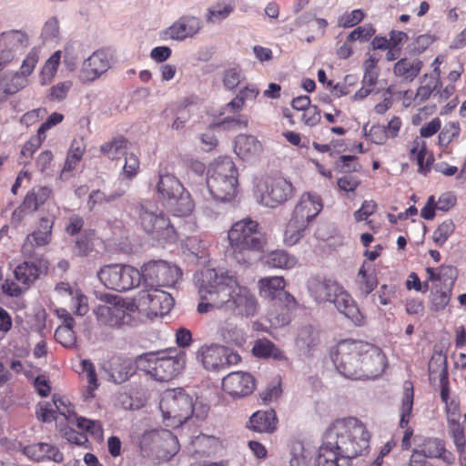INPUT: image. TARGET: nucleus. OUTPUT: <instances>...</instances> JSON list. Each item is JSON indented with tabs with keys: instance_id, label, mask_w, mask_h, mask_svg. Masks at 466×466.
<instances>
[{
	"instance_id": "obj_28",
	"label": "nucleus",
	"mask_w": 466,
	"mask_h": 466,
	"mask_svg": "<svg viewBox=\"0 0 466 466\" xmlns=\"http://www.w3.org/2000/svg\"><path fill=\"white\" fill-rule=\"evenodd\" d=\"M23 453L35 461L48 459L56 462L63 461V454L58 449L46 442L35 443L23 448Z\"/></svg>"
},
{
	"instance_id": "obj_35",
	"label": "nucleus",
	"mask_w": 466,
	"mask_h": 466,
	"mask_svg": "<svg viewBox=\"0 0 466 466\" xmlns=\"http://www.w3.org/2000/svg\"><path fill=\"white\" fill-rule=\"evenodd\" d=\"M322 442L316 458V466H350L351 461Z\"/></svg>"
},
{
	"instance_id": "obj_23",
	"label": "nucleus",
	"mask_w": 466,
	"mask_h": 466,
	"mask_svg": "<svg viewBox=\"0 0 466 466\" xmlns=\"http://www.w3.org/2000/svg\"><path fill=\"white\" fill-rule=\"evenodd\" d=\"M263 150L261 142L252 135H238L234 142L235 153L243 160L257 158Z\"/></svg>"
},
{
	"instance_id": "obj_63",
	"label": "nucleus",
	"mask_w": 466,
	"mask_h": 466,
	"mask_svg": "<svg viewBox=\"0 0 466 466\" xmlns=\"http://www.w3.org/2000/svg\"><path fill=\"white\" fill-rule=\"evenodd\" d=\"M364 18V13L360 9H355L344 15L339 19V25L345 28L352 27L360 23Z\"/></svg>"
},
{
	"instance_id": "obj_30",
	"label": "nucleus",
	"mask_w": 466,
	"mask_h": 466,
	"mask_svg": "<svg viewBox=\"0 0 466 466\" xmlns=\"http://www.w3.org/2000/svg\"><path fill=\"white\" fill-rule=\"evenodd\" d=\"M440 85V71L436 66L431 74H425L421 79L420 86H419L415 100L424 102L431 96H436L439 92H435Z\"/></svg>"
},
{
	"instance_id": "obj_5",
	"label": "nucleus",
	"mask_w": 466,
	"mask_h": 466,
	"mask_svg": "<svg viewBox=\"0 0 466 466\" xmlns=\"http://www.w3.org/2000/svg\"><path fill=\"white\" fill-rule=\"evenodd\" d=\"M159 409L167 426L178 427L195 415L203 419L208 412L207 407L197 406L193 396L182 389H169L165 390L160 399Z\"/></svg>"
},
{
	"instance_id": "obj_22",
	"label": "nucleus",
	"mask_w": 466,
	"mask_h": 466,
	"mask_svg": "<svg viewBox=\"0 0 466 466\" xmlns=\"http://www.w3.org/2000/svg\"><path fill=\"white\" fill-rule=\"evenodd\" d=\"M321 209L322 202L319 196L308 192L300 197L299 202L296 205L292 215L309 224Z\"/></svg>"
},
{
	"instance_id": "obj_54",
	"label": "nucleus",
	"mask_w": 466,
	"mask_h": 466,
	"mask_svg": "<svg viewBox=\"0 0 466 466\" xmlns=\"http://www.w3.org/2000/svg\"><path fill=\"white\" fill-rule=\"evenodd\" d=\"M450 434L453 440L457 451L460 453H463L466 447V438L463 428L461 426V424L456 421H452L450 425Z\"/></svg>"
},
{
	"instance_id": "obj_20",
	"label": "nucleus",
	"mask_w": 466,
	"mask_h": 466,
	"mask_svg": "<svg viewBox=\"0 0 466 466\" xmlns=\"http://www.w3.org/2000/svg\"><path fill=\"white\" fill-rule=\"evenodd\" d=\"M223 390L234 398L248 396L255 390V379L248 372L237 371L222 380Z\"/></svg>"
},
{
	"instance_id": "obj_47",
	"label": "nucleus",
	"mask_w": 466,
	"mask_h": 466,
	"mask_svg": "<svg viewBox=\"0 0 466 466\" xmlns=\"http://www.w3.org/2000/svg\"><path fill=\"white\" fill-rule=\"evenodd\" d=\"M61 51L55 52L46 62L40 75L41 85H47L55 76L60 63Z\"/></svg>"
},
{
	"instance_id": "obj_46",
	"label": "nucleus",
	"mask_w": 466,
	"mask_h": 466,
	"mask_svg": "<svg viewBox=\"0 0 466 466\" xmlns=\"http://www.w3.org/2000/svg\"><path fill=\"white\" fill-rule=\"evenodd\" d=\"M135 372L134 360L131 359H124L113 368L112 377L114 378L115 382L122 383Z\"/></svg>"
},
{
	"instance_id": "obj_2",
	"label": "nucleus",
	"mask_w": 466,
	"mask_h": 466,
	"mask_svg": "<svg viewBox=\"0 0 466 466\" xmlns=\"http://www.w3.org/2000/svg\"><path fill=\"white\" fill-rule=\"evenodd\" d=\"M370 433L357 418L336 420L325 431L323 443L349 461L360 456L370 446Z\"/></svg>"
},
{
	"instance_id": "obj_29",
	"label": "nucleus",
	"mask_w": 466,
	"mask_h": 466,
	"mask_svg": "<svg viewBox=\"0 0 466 466\" xmlns=\"http://www.w3.org/2000/svg\"><path fill=\"white\" fill-rule=\"evenodd\" d=\"M259 294L261 297L275 299L282 297L291 298V295L284 290L285 281L281 277H268L258 281Z\"/></svg>"
},
{
	"instance_id": "obj_25",
	"label": "nucleus",
	"mask_w": 466,
	"mask_h": 466,
	"mask_svg": "<svg viewBox=\"0 0 466 466\" xmlns=\"http://www.w3.org/2000/svg\"><path fill=\"white\" fill-rule=\"evenodd\" d=\"M320 342L319 331L314 327L308 325L299 330L296 345L302 354L306 356L313 355L319 350Z\"/></svg>"
},
{
	"instance_id": "obj_51",
	"label": "nucleus",
	"mask_w": 466,
	"mask_h": 466,
	"mask_svg": "<svg viewBox=\"0 0 466 466\" xmlns=\"http://www.w3.org/2000/svg\"><path fill=\"white\" fill-rule=\"evenodd\" d=\"M220 335L226 342L236 346H242L246 342L243 331L237 327H222L220 329Z\"/></svg>"
},
{
	"instance_id": "obj_6",
	"label": "nucleus",
	"mask_w": 466,
	"mask_h": 466,
	"mask_svg": "<svg viewBox=\"0 0 466 466\" xmlns=\"http://www.w3.org/2000/svg\"><path fill=\"white\" fill-rule=\"evenodd\" d=\"M136 211L143 230L156 239L174 242L179 235L186 234L185 227L177 228L162 210L149 201L140 202Z\"/></svg>"
},
{
	"instance_id": "obj_18",
	"label": "nucleus",
	"mask_w": 466,
	"mask_h": 466,
	"mask_svg": "<svg viewBox=\"0 0 466 466\" xmlns=\"http://www.w3.org/2000/svg\"><path fill=\"white\" fill-rule=\"evenodd\" d=\"M203 28V21L194 15H183L162 32L164 38L184 41L198 35Z\"/></svg>"
},
{
	"instance_id": "obj_37",
	"label": "nucleus",
	"mask_w": 466,
	"mask_h": 466,
	"mask_svg": "<svg viewBox=\"0 0 466 466\" xmlns=\"http://www.w3.org/2000/svg\"><path fill=\"white\" fill-rule=\"evenodd\" d=\"M427 458H440L444 461H451V454L447 451L442 441L428 439L423 441L420 450Z\"/></svg>"
},
{
	"instance_id": "obj_40",
	"label": "nucleus",
	"mask_w": 466,
	"mask_h": 466,
	"mask_svg": "<svg viewBox=\"0 0 466 466\" xmlns=\"http://www.w3.org/2000/svg\"><path fill=\"white\" fill-rule=\"evenodd\" d=\"M289 466H310L313 451L297 441L292 445Z\"/></svg>"
},
{
	"instance_id": "obj_44",
	"label": "nucleus",
	"mask_w": 466,
	"mask_h": 466,
	"mask_svg": "<svg viewBox=\"0 0 466 466\" xmlns=\"http://www.w3.org/2000/svg\"><path fill=\"white\" fill-rule=\"evenodd\" d=\"M413 406V387L410 381L404 383V395L402 400L400 427L404 428L409 423V417L411 413Z\"/></svg>"
},
{
	"instance_id": "obj_13",
	"label": "nucleus",
	"mask_w": 466,
	"mask_h": 466,
	"mask_svg": "<svg viewBox=\"0 0 466 466\" xmlns=\"http://www.w3.org/2000/svg\"><path fill=\"white\" fill-rule=\"evenodd\" d=\"M197 360L208 371L218 372L238 364L240 356L227 347L211 344L201 346L198 350Z\"/></svg>"
},
{
	"instance_id": "obj_49",
	"label": "nucleus",
	"mask_w": 466,
	"mask_h": 466,
	"mask_svg": "<svg viewBox=\"0 0 466 466\" xmlns=\"http://www.w3.org/2000/svg\"><path fill=\"white\" fill-rule=\"evenodd\" d=\"M125 194V191L122 189H118L110 194H106L100 190H94L90 193L87 206L89 209H93L96 204H101L103 202H112L118 198H120Z\"/></svg>"
},
{
	"instance_id": "obj_9",
	"label": "nucleus",
	"mask_w": 466,
	"mask_h": 466,
	"mask_svg": "<svg viewBox=\"0 0 466 466\" xmlns=\"http://www.w3.org/2000/svg\"><path fill=\"white\" fill-rule=\"evenodd\" d=\"M140 448L147 456L167 461L179 450L177 438L168 430H151L143 433Z\"/></svg>"
},
{
	"instance_id": "obj_61",
	"label": "nucleus",
	"mask_w": 466,
	"mask_h": 466,
	"mask_svg": "<svg viewBox=\"0 0 466 466\" xmlns=\"http://www.w3.org/2000/svg\"><path fill=\"white\" fill-rule=\"evenodd\" d=\"M56 411L53 403L46 401L39 403L36 416L43 422H51L56 420Z\"/></svg>"
},
{
	"instance_id": "obj_7",
	"label": "nucleus",
	"mask_w": 466,
	"mask_h": 466,
	"mask_svg": "<svg viewBox=\"0 0 466 466\" xmlns=\"http://www.w3.org/2000/svg\"><path fill=\"white\" fill-rule=\"evenodd\" d=\"M310 289L317 300L333 303L341 314L351 319L356 325L360 326L364 323V317L354 300L336 281L315 280L311 282Z\"/></svg>"
},
{
	"instance_id": "obj_21",
	"label": "nucleus",
	"mask_w": 466,
	"mask_h": 466,
	"mask_svg": "<svg viewBox=\"0 0 466 466\" xmlns=\"http://www.w3.org/2000/svg\"><path fill=\"white\" fill-rule=\"evenodd\" d=\"M185 361L180 357H157L154 363L151 377L158 381L174 379L184 368Z\"/></svg>"
},
{
	"instance_id": "obj_10",
	"label": "nucleus",
	"mask_w": 466,
	"mask_h": 466,
	"mask_svg": "<svg viewBox=\"0 0 466 466\" xmlns=\"http://www.w3.org/2000/svg\"><path fill=\"white\" fill-rule=\"evenodd\" d=\"M362 340L344 339L338 343L331 359L339 372L345 378L359 380L360 360L362 352Z\"/></svg>"
},
{
	"instance_id": "obj_12",
	"label": "nucleus",
	"mask_w": 466,
	"mask_h": 466,
	"mask_svg": "<svg viewBox=\"0 0 466 466\" xmlns=\"http://www.w3.org/2000/svg\"><path fill=\"white\" fill-rule=\"evenodd\" d=\"M292 184L283 177H261L256 183L255 197L263 206L275 208L292 198Z\"/></svg>"
},
{
	"instance_id": "obj_16",
	"label": "nucleus",
	"mask_w": 466,
	"mask_h": 466,
	"mask_svg": "<svg viewBox=\"0 0 466 466\" xmlns=\"http://www.w3.org/2000/svg\"><path fill=\"white\" fill-rule=\"evenodd\" d=\"M359 380L379 377L386 367L385 356L377 346L363 341Z\"/></svg>"
},
{
	"instance_id": "obj_33",
	"label": "nucleus",
	"mask_w": 466,
	"mask_h": 466,
	"mask_svg": "<svg viewBox=\"0 0 466 466\" xmlns=\"http://www.w3.org/2000/svg\"><path fill=\"white\" fill-rule=\"evenodd\" d=\"M421 67L422 62L419 59L402 58L395 64L393 71L396 76L411 82L419 75Z\"/></svg>"
},
{
	"instance_id": "obj_59",
	"label": "nucleus",
	"mask_w": 466,
	"mask_h": 466,
	"mask_svg": "<svg viewBox=\"0 0 466 466\" xmlns=\"http://www.w3.org/2000/svg\"><path fill=\"white\" fill-rule=\"evenodd\" d=\"M457 276V269L453 266H441L439 268L438 278H441V283L446 288L452 289Z\"/></svg>"
},
{
	"instance_id": "obj_43",
	"label": "nucleus",
	"mask_w": 466,
	"mask_h": 466,
	"mask_svg": "<svg viewBox=\"0 0 466 466\" xmlns=\"http://www.w3.org/2000/svg\"><path fill=\"white\" fill-rule=\"evenodd\" d=\"M94 232L93 231H83L75 241V245L73 248V252L76 256L79 257H86L88 256L94 247Z\"/></svg>"
},
{
	"instance_id": "obj_19",
	"label": "nucleus",
	"mask_w": 466,
	"mask_h": 466,
	"mask_svg": "<svg viewBox=\"0 0 466 466\" xmlns=\"http://www.w3.org/2000/svg\"><path fill=\"white\" fill-rule=\"evenodd\" d=\"M53 218H40L36 229L29 234L22 246L24 256L32 258L35 255V249L46 246L52 238Z\"/></svg>"
},
{
	"instance_id": "obj_32",
	"label": "nucleus",
	"mask_w": 466,
	"mask_h": 466,
	"mask_svg": "<svg viewBox=\"0 0 466 466\" xmlns=\"http://www.w3.org/2000/svg\"><path fill=\"white\" fill-rule=\"evenodd\" d=\"M252 353L258 358H272L275 360L287 361L284 352L268 339L256 340L252 348Z\"/></svg>"
},
{
	"instance_id": "obj_58",
	"label": "nucleus",
	"mask_w": 466,
	"mask_h": 466,
	"mask_svg": "<svg viewBox=\"0 0 466 466\" xmlns=\"http://www.w3.org/2000/svg\"><path fill=\"white\" fill-rule=\"evenodd\" d=\"M157 356L152 353L139 355L135 360V370H142L151 376Z\"/></svg>"
},
{
	"instance_id": "obj_14",
	"label": "nucleus",
	"mask_w": 466,
	"mask_h": 466,
	"mask_svg": "<svg viewBox=\"0 0 466 466\" xmlns=\"http://www.w3.org/2000/svg\"><path fill=\"white\" fill-rule=\"evenodd\" d=\"M141 279L145 288L173 287L180 278V269L167 261H149L141 269Z\"/></svg>"
},
{
	"instance_id": "obj_31",
	"label": "nucleus",
	"mask_w": 466,
	"mask_h": 466,
	"mask_svg": "<svg viewBox=\"0 0 466 466\" xmlns=\"http://www.w3.org/2000/svg\"><path fill=\"white\" fill-rule=\"evenodd\" d=\"M356 283L360 294L366 298L378 285L377 277L371 270V264L364 262L359 269Z\"/></svg>"
},
{
	"instance_id": "obj_26",
	"label": "nucleus",
	"mask_w": 466,
	"mask_h": 466,
	"mask_svg": "<svg viewBox=\"0 0 466 466\" xmlns=\"http://www.w3.org/2000/svg\"><path fill=\"white\" fill-rule=\"evenodd\" d=\"M183 185L167 169H161L158 173L157 190L160 197L167 201H172L184 190Z\"/></svg>"
},
{
	"instance_id": "obj_11",
	"label": "nucleus",
	"mask_w": 466,
	"mask_h": 466,
	"mask_svg": "<svg viewBox=\"0 0 466 466\" xmlns=\"http://www.w3.org/2000/svg\"><path fill=\"white\" fill-rule=\"evenodd\" d=\"M97 277L107 289L124 292L137 287L141 281V272L127 265H106L100 268Z\"/></svg>"
},
{
	"instance_id": "obj_8",
	"label": "nucleus",
	"mask_w": 466,
	"mask_h": 466,
	"mask_svg": "<svg viewBox=\"0 0 466 466\" xmlns=\"http://www.w3.org/2000/svg\"><path fill=\"white\" fill-rule=\"evenodd\" d=\"M100 299L106 303L97 306L94 312L101 325L110 328H121L132 324L134 319L131 312L135 310L133 303L127 302L119 297L109 294H105Z\"/></svg>"
},
{
	"instance_id": "obj_50",
	"label": "nucleus",
	"mask_w": 466,
	"mask_h": 466,
	"mask_svg": "<svg viewBox=\"0 0 466 466\" xmlns=\"http://www.w3.org/2000/svg\"><path fill=\"white\" fill-rule=\"evenodd\" d=\"M245 78L241 69L238 67L228 68L223 73V85L228 89L232 90L236 88Z\"/></svg>"
},
{
	"instance_id": "obj_36",
	"label": "nucleus",
	"mask_w": 466,
	"mask_h": 466,
	"mask_svg": "<svg viewBox=\"0 0 466 466\" xmlns=\"http://www.w3.org/2000/svg\"><path fill=\"white\" fill-rule=\"evenodd\" d=\"M51 189L47 187H35L32 188L25 197L22 203L23 208L28 212H35L40 206L46 203L49 198Z\"/></svg>"
},
{
	"instance_id": "obj_55",
	"label": "nucleus",
	"mask_w": 466,
	"mask_h": 466,
	"mask_svg": "<svg viewBox=\"0 0 466 466\" xmlns=\"http://www.w3.org/2000/svg\"><path fill=\"white\" fill-rule=\"evenodd\" d=\"M460 134V127L457 122H449L441 129L439 135V142L442 146L450 144Z\"/></svg>"
},
{
	"instance_id": "obj_4",
	"label": "nucleus",
	"mask_w": 466,
	"mask_h": 466,
	"mask_svg": "<svg viewBox=\"0 0 466 466\" xmlns=\"http://www.w3.org/2000/svg\"><path fill=\"white\" fill-rule=\"evenodd\" d=\"M229 254L239 265H251L266 245V238L258 223L244 218L234 223L228 232Z\"/></svg>"
},
{
	"instance_id": "obj_38",
	"label": "nucleus",
	"mask_w": 466,
	"mask_h": 466,
	"mask_svg": "<svg viewBox=\"0 0 466 466\" xmlns=\"http://www.w3.org/2000/svg\"><path fill=\"white\" fill-rule=\"evenodd\" d=\"M198 110V103L189 98L185 99L176 109V118L172 124V128L175 130L183 128L191 116L196 114Z\"/></svg>"
},
{
	"instance_id": "obj_24",
	"label": "nucleus",
	"mask_w": 466,
	"mask_h": 466,
	"mask_svg": "<svg viewBox=\"0 0 466 466\" xmlns=\"http://www.w3.org/2000/svg\"><path fill=\"white\" fill-rule=\"evenodd\" d=\"M47 268L48 262L46 259H39L37 262L25 261L15 268V277L28 289Z\"/></svg>"
},
{
	"instance_id": "obj_60",
	"label": "nucleus",
	"mask_w": 466,
	"mask_h": 466,
	"mask_svg": "<svg viewBox=\"0 0 466 466\" xmlns=\"http://www.w3.org/2000/svg\"><path fill=\"white\" fill-rule=\"evenodd\" d=\"M125 165L123 167V175L127 178L135 177L139 168V160L134 153L125 154Z\"/></svg>"
},
{
	"instance_id": "obj_53",
	"label": "nucleus",
	"mask_w": 466,
	"mask_h": 466,
	"mask_svg": "<svg viewBox=\"0 0 466 466\" xmlns=\"http://www.w3.org/2000/svg\"><path fill=\"white\" fill-rule=\"evenodd\" d=\"M76 426L83 431L93 435L95 438H101L103 435V430L101 423L97 420H88L83 417H77L76 419Z\"/></svg>"
},
{
	"instance_id": "obj_57",
	"label": "nucleus",
	"mask_w": 466,
	"mask_h": 466,
	"mask_svg": "<svg viewBox=\"0 0 466 466\" xmlns=\"http://www.w3.org/2000/svg\"><path fill=\"white\" fill-rule=\"evenodd\" d=\"M55 337L57 342L66 348H72L76 345V337L75 331L71 329L58 327L56 329Z\"/></svg>"
},
{
	"instance_id": "obj_1",
	"label": "nucleus",
	"mask_w": 466,
	"mask_h": 466,
	"mask_svg": "<svg viewBox=\"0 0 466 466\" xmlns=\"http://www.w3.org/2000/svg\"><path fill=\"white\" fill-rule=\"evenodd\" d=\"M194 280L201 300L198 305L199 313L220 310L247 317L256 314L255 296L239 284L234 272L223 268H204L195 274Z\"/></svg>"
},
{
	"instance_id": "obj_64",
	"label": "nucleus",
	"mask_w": 466,
	"mask_h": 466,
	"mask_svg": "<svg viewBox=\"0 0 466 466\" xmlns=\"http://www.w3.org/2000/svg\"><path fill=\"white\" fill-rule=\"evenodd\" d=\"M72 87L71 81H65L56 84V86L50 88V97L52 100L61 101L64 100L67 93Z\"/></svg>"
},
{
	"instance_id": "obj_27",
	"label": "nucleus",
	"mask_w": 466,
	"mask_h": 466,
	"mask_svg": "<svg viewBox=\"0 0 466 466\" xmlns=\"http://www.w3.org/2000/svg\"><path fill=\"white\" fill-rule=\"evenodd\" d=\"M278 419L273 410H258L248 421V429L259 433H272L277 429Z\"/></svg>"
},
{
	"instance_id": "obj_41",
	"label": "nucleus",
	"mask_w": 466,
	"mask_h": 466,
	"mask_svg": "<svg viewBox=\"0 0 466 466\" xmlns=\"http://www.w3.org/2000/svg\"><path fill=\"white\" fill-rule=\"evenodd\" d=\"M127 146V140L123 137H114L100 146V151L110 159H117L121 155H125Z\"/></svg>"
},
{
	"instance_id": "obj_48",
	"label": "nucleus",
	"mask_w": 466,
	"mask_h": 466,
	"mask_svg": "<svg viewBox=\"0 0 466 466\" xmlns=\"http://www.w3.org/2000/svg\"><path fill=\"white\" fill-rule=\"evenodd\" d=\"M431 302L435 310L443 309L450 301L451 289H441L438 283L431 288Z\"/></svg>"
},
{
	"instance_id": "obj_15",
	"label": "nucleus",
	"mask_w": 466,
	"mask_h": 466,
	"mask_svg": "<svg viewBox=\"0 0 466 466\" xmlns=\"http://www.w3.org/2000/svg\"><path fill=\"white\" fill-rule=\"evenodd\" d=\"M138 305L155 315H164L174 306L172 295L157 287L145 288L137 294Z\"/></svg>"
},
{
	"instance_id": "obj_42",
	"label": "nucleus",
	"mask_w": 466,
	"mask_h": 466,
	"mask_svg": "<svg viewBox=\"0 0 466 466\" xmlns=\"http://www.w3.org/2000/svg\"><path fill=\"white\" fill-rule=\"evenodd\" d=\"M266 263L272 268L288 269L293 268L297 260L284 250H275L268 254Z\"/></svg>"
},
{
	"instance_id": "obj_45",
	"label": "nucleus",
	"mask_w": 466,
	"mask_h": 466,
	"mask_svg": "<svg viewBox=\"0 0 466 466\" xmlns=\"http://www.w3.org/2000/svg\"><path fill=\"white\" fill-rule=\"evenodd\" d=\"M234 10L231 4L218 2L208 8L206 19L209 23L226 19Z\"/></svg>"
},
{
	"instance_id": "obj_52",
	"label": "nucleus",
	"mask_w": 466,
	"mask_h": 466,
	"mask_svg": "<svg viewBox=\"0 0 466 466\" xmlns=\"http://www.w3.org/2000/svg\"><path fill=\"white\" fill-rule=\"evenodd\" d=\"M455 228L452 220L448 219L443 221L438 228L433 232L432 239L438 246H442L448 238L453 233Z\"/></svg>"
},
{
	"instance_id": "obj_56",
	"label": "nucleus",
	"mask_w": 466,
	"mask_h": 466,
	"mask_svg": "<svg viewBox=\"0 0 466 466\" xmlns=\"http://www.w3.org/2000/svg\"><path fill=\"white\" fill-rule=\"evenodd\" d=\"M375 32L374 27L370 24L359 26L350 33L347 37V41L354 42L359 40L360 42H366L375 34Z\"/></svg>"
},
{
	"instance_id": "obj_34",
	"label": "nucleus",
	"mask_w": 466,
	"mask_h": 466,
	"mask_svg": "<svg viewBox=\"0 0 466 466\" xmlns=\"http://www.w3.org/2000/svg\"><path fill=\"white\" fill-rule=\"evenodd\" d=\"M167 205L173 215L177 218H187L190 216L195 208V203L189 192L185 189L177 197H175L172 201H168Z\"/></svg>"
},
{
	"instance_id": "obj_3",
	"label": "nucleus",
	"mask_w": 466,
	"mask_h": 466,
	"mask_svg": "<svg viewBox=\"0 0 466 466\" xmlns=\"http://www.w3.org/2000/svg\"><path fill=\"white\" fill-rule=\"evenodd\" d=\"M238 170L230 157H220L212 162L207 175V186L215 202L204 208V213L211 219L223 213L218 203H231L238 190Z\"/></svg>"
},
{
	"instance_id": "obj_62",
	"label": "nucleus",
	"mask_w": 466,
	"mask_h": 466,
	"mask_svg": "<svg viewBox=\"0 0 466 466\" xmlns=\"http://www.w3.org/2000/svg\"><path fill=\"white\" fill-rule=\"evenodd\" d=\"M320 110L317 106H310L303 111L301 121L309 127H314L320 122Z\"/></svg>"
},
{
	"instance_id": "obj_17",
	"label": "nucleus",
	"mask_w": 466,
	"mask_h": 466,
	"mask_svg": "<svg viewBox=\"0 0 466 466\" xmlns=\"http://www.w3.org/2000/svg\"><path fill=\"white\" fill-rule=\"evenodd\" d=\"M111 65V53L106 49H98L83 62L80 78L86 82L95 81L105 74Z\"/></svg>"
},
{
	"instance_id": "obj_39",
	"label": "nucleus",
	"mask_w": 466,
	"mask_h": 466,
	"mask_svg": "<svg viewBox=\"0 0 466 466\" xmlns=\"http://www.w3.org/2000/svg\"><path fill=\"white\" fill-rule=\"evenodd\" d=\"M308 224L292 215L284 231V242L288 246L297 244L304 236Z\"/></svg>"
}]
</instances>
